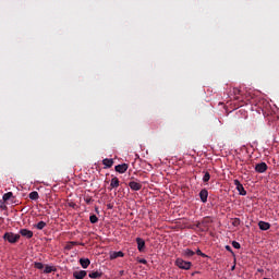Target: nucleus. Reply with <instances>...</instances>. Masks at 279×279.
Returning a JSON list of instances; mask_svg holds the SVG:
<instances>
[{"label": "nucleus", "instance_id": "f257e3e1", "mask_svg": "<svg viewBox=\"0 0 279 279\" xmlns=\"http://www.w3.org/2000/svg\"><path fill=\"white\" fill-rule=\"evenodd\" d=\"M2 239L4 241H8V243H19V241L21 240V234H15L13 232H5L2 236Z\"/></svg>", "mask_w": 279, "mask_h": 279}, {"label": "nucleus", "instance_id": "f03ea898", "mask_svg": "<svg viewBox=\"0 0 279 279\" xmlns=\"http://www.w3.org/2000/svg\"><path fill=\"white\" fill-rule=\"evenodd\" d=\"M175 265H177V267H179L180 269L189 270V269H191V267H192L193 264H192L191 262H185V260L182 259V258H177Z\"/></svg>", "mask_w": 279, "mask_h": 279}, {"label": "nucleus", "instance_id": "7ed1b4c3", "mask_svg": "<svg viewBox=\"0 0 279 279\" xmlns=\"http://www.w3.org/2000/svg\"><path fill=\"white\" fill-rule=\"evenodd\" d=\"M233 184H234L236 191L239 192V195H243V196L247 195V191H245V187H243V184H241V181L235 179L233 181Z\"/></svg>", "mask_w": 279, "mask_h": 279}, {"label": "nucleus", "instance_id": "20e7f679", "mask_svg": "<svg viewBox=\"0 0 279 279\" xmlns=\"http://www.w3.org/2000/svg\"><path fill=\"white\" fill-rule=\"evenodd\" d=\"M267 169H269V167L267 166L266 162H259V163L255 165L256 173H265V171H267Z\"/></svg>", "mask_w": 279, "mask_h": 279}, {"label": "nucleus", "instance_id": "39448f33", "mask_svg": "<svg viewBox=\"0 0 279 279\" xmlns=\"http://www.w3.org/2000/svg\"><path fill=\"white\" fill-rule=\"evenodd\" d=\"M20 234L21 236H24V239H32V236H34V232L28 229H21Z\"/></svg>", "mask_w": 279, "mask_h": 279}, {"label": "nucleus", "instance_id": "423d86ee", "mask_svg": "<svg viewBox=\"0 0 279 279\" xmlns=\"http://www.w3.org/2000/svg\"><path fill=\"white\" fill-rule=\"evenodd\" d=\"M129 186H130L131 191H141V189H143V184H141L136 181L129 182Z\"/></svg>", "mask_w": 279, "mask_h": 279}, {"label": "nucleus", "instance_id": "0eeeda50", "mask_svg": "<svg viewBox=\"0 0 279 279\" xmlns=\"http://www.w3.org/2000/svg\"><path fill=\"white\" fill-rule=\"evenodd\" d=\"M199 198H201V202H203V204H206L208 202V190L203 189L199 192Z\"/></svg>", "mask_w": 279, "mask_h": 279}, {"label": "nucleus", "instance_id": "6e6552de", "mask_svg": "<svg viewBox=\"0 0 279 279\" xmlns=\"http://www.w3.org/2000/svg\"><path fill=\"white\" fill-rule=\"evenodd\" d=\"M138 252H145V240L143 238H136Z\"/></svg>", "mask_w": 279, "mask_h": 279}, {"label": "nucleus", "instance_id": "1a4fd4ad", "mask_svg": "<svg viewBox=\"0 0 279 279\" xmlns=\"http://www.w3.org/2000/svg\"><path fill=\"white\" fill-rule=\"evenodd\" d=\"M128 169H129L128 163H122V165L116 166V171L118 173H125V171H128Z\"/></svg>", "mask_w": 279, "mask_h": 279}, {"label": "nucleus", "instance_id": "9d476101", "mask_svg": "<svg viewBox=\"0 0 279 279\" xmlns=\"http://www.w3.org/2000/svg\"><path fill=\"white\" fill-rule=\"evenodd\" d=\"M86 270H81V271H74L73 272V278L75 279H84L86 278Z\"/></svg>", "mask_w": 279, "mask_h": 279}, {"label": "nucleus", "instance_id": "9b49d317", "mask_svg": "<svg viewBox=\"0 0 279 279\" xmlns=\"http://www.w3.org/2000/svg\"><path fill=\"white\" fill-rule=\"evenodd\" d=\"M258 228L259 230H269V228H271V225L269 222H266V221H259L258 222Z\"/></svg>", "mask_w": 279, "mask_h": 279}, {"label": "nucleus", "instance_id": "f8f14e48", "mask_svg": "<svg viewBox=\"0 0 279 279\" xmlns=\"http://www.w3.org/2000/svg\"><path fill=\"white\" fill-rule=\"evenodd\" d=\"M80 265H81V267H83V269H88V267L90 265V259H88V258H81L80 259Z\"/></svg>", "mask_w": 279, "mask_h": 279}, {"label": "nucleus", "instance_id": "ddd939ff", "mask_svg": "<svg viewBox=\"0 0 279 279\" xmlns=\"http://www.w3.org/2000/svg\"><path fill=\"white\" fill-rule=\"evenodd\" d=\"M102 165L105 166V169H110L112 165H114V160L106 158L102 160Z\"/></svg>", "mask_w": 279, "mask_h": 279}, {"label": "nucleus", "instance_id": "4468645a", "mask_svg": "<svg viewBox=\"0 0 279 279\" xmlns=\"http://www.w3.org/2000/svg\"><path fill=\"white\" fill-rule=\"evenodd\" d=\"M112 189H119V178L117 177L111 179L110 191H112Z\"/></svg>", "mask_w": 279, "mask_h": 279}, {"label": "nucleus", "instance_id": "2eb2a0df", "mask_svg": "<svg viewBox=\"0 0 279 279\" xmlns=\"http://www.w3.org/2000/svg\"><path fill=\"white\" fill-rule=\"evenodd\" d=\"M101 276H104V272H101V271L89 272V278H93V279L101 278Z\"/></svg>", "mask_w": 279, "mask_h": 279}, {"label": "nucleus", "instance_id": "dca6fc26", "mask_svg": "<svg viewBox=\"0 0 279 279\" xmlns=\"http://www.w3.org/2000/svg\"><path fill=\"white\" fill-rule=\"evenodd\" d=\"M184 256H187V258H191V256H195V252L191 248H186L183 251Z\"/></svg>", "mask_w": 279, "mask_h": 279}, {"label": "nucleus", "instance_id": "f3484780", "mask_svg": "<svg viewBox=\"0 0 279 279\" xmlns=\"http://www.w3.org/2000/svg\"><path fill=\"white\" fill-rule=\"evenodd\" d=\"M12 197H14V193L8 192L3 195L2 199L3 202H8L9 199H12Z\"/></svg>", "mask_w": 279, "mask_h": 279}, {"label": "nucleus", "instance_id": "a211bd4d", "mask_svg": "<svg viewBox=\"0 0 279 279\" xmlns=\"http://www.w3.org/2000/svg\"><path fill=\"white\" fill-rule=\"evenodd\" d=\"M28 197H29V199L36 201L40 196L38 195V192L34 191V192L29 193Z\"/></svg>", "mask_w": 279, "mask_h": 279}, {"label": "nucleus", "instance_id": "6ab92c4d", "mask_svg": "<svg viewBox=\"0 0 279 279\" xmlns=\"http://www.w3.org/2000/svg\"><path fill=\"white\" fill-rule=\"evenodd\" d=\"M37 230H44L47 227V222L39 221L36 226Z\"/></svg>", "mask_w": 279, "mask_h": 279}, {"label": "nucleus", "instance_id": "aec40b11", "mask_svg": "<svg viewBox=\"0 0 279 279\" xmlns=\"http://www.w3.org/2000/svg\"><path fill=\"white\" fill-rule=\"evenodd\" d=\"M51 271H56V268H53V266L46 265L44 274H51Z\"/></svg>", "mask_w": 279, "mask_h": 279}, {"label": "nucleus", "instance_id": "412c9836", "mask_svg": "<svg viewBox=\"0 0 279 279\" xmlns=\"http://www.w3.org/2000/svg\"><path fill=\"white\" fill-rule=\"evenodd\" d=\"M232 93L234 95V99H236L239 101V95H241V89L235 87V88H233Z\"/></svg>", "mask_w": 279, "mask_h": 279}, {"label": "nucleus", "instance_id": "4be33fe9", "mask_svg": "<svg viewBox=\"0 0 279 279\" xmlns=\"http://www.w3.org/2000/svg\"><path fill=\"white\" fill-rule=\"evenodd\" d=\"M34 267L35 269H45V265L40 262H35Z\"/></svg>", "mask_w": 279, "mask_h": 279}, {"label": "nucleus", "instance_id": "5701e85b", "mask_svg": "<svg viewBox=\"0 0 279 279\" xmlns=\"http://www.w3.org/2000/svg\"><path fill=\"white\" fill-rule=\"evenodd\" d=\"M124 254L123 252L119 251L113 253L112 258H123Z\"/></svg>", "mask_w": 279, "mask_h": 279}, {"label": "nucleus", "instance_id": "b1692460", "mask_svg": "<svg viewBox=\"0 0 279 279\" xmlns=\"http://www.w3.org/2000/svg\"><path fill=\"white\" fill-rule=\"evenodd\" d=\"M89 221L90 223H97V221H99V218L96 215H92L89 217Z\"/></svg>", "mask_w": 279, "mask_h": 279}, {"label": "nucleus", "instance_id": "393cba45", "mask_svg": "<svg viewBox=\"0 0 279 279\" xmlns=\"http://www.w3.org/2000/svg\"><path fill=\"white\" fill-rule=\"evenodd\" d=\"M203 182H210V173L209 172H205V174L203 177Z\"/></svg>", "mask_w": 279, "mask_h": 279}, {"label": "nucleus", "instance_id": "a878e982", "mask_svg": "<svg viewBox=\"0 0 279 279\" xmlns=\"http://www.w3.org/2000/svg\"><path fill=\"white\" fill-rule=\"evenodd\" d=\"M232 226H234L235 228H238V226H241V219L234 218L232 221Z\"/></svg>", "mask_w": 279, "mask_h": 279}, {"label": "nucleus", "instance_id": "bb28decb", "mask_svg": "<svg viewBox=\"0 0 279 279\" xmlns=\"http://www.w3.org/2000/svg\"><path fill=\"white\" fill-rule=\"evenodd\" d=\"M196 254H197V256H202V258H208V255L203 253L202 250H199V248L196 251Z\"/></svg>", "mask_w": 279, "mask_h": 279}, {"label": "nucleus", "instance_id": "cd10ccee", "mask_svg": "<svg viewBox=\"0 0 279 279\" xmlns=\"http://www.w3.org/2000/svg\"><path fill=\"white\" fill-rule=\"evenodd\" d=\"M232 247H234V250H241V244L236 241L232 242Z\"/></svg>", "mask_w": 279, "mask_h": 279}, {"label": "nucleus", "instance_id": "c85d7f7f", "mask_svg": "<svg viewBox=\"0 0 279 279\" xmlns=\"http://www.w3.org/2000/svg\"><path fill=\"white\" fill-rule=\"evenodd\" d=\"M138 263H141V265H147V259L141 258L138 259Z\"/></svg>", "mask_w": 279, "mask_h": 279}, {"label": "nucleus", "instance_id": "c756f323", "mask_svg": "<svg viewBox=\"0 0 279 279\" xmlns=\"http://www.w3.org/2000/svg\"><path fill=\"white\" fill-rule=\"evenodd\" d=\"M226 250H227V252H231V254H232V247L230 245H226Z\"/></svg>", "mask_w": 279, "mask_h": 279}, {"label": "nucleus", "instance_id": "7c9ffc66", "mask_svg": "<svg viewBox=\"0 0 279 279\" xmlns=\"http://www.w3.org/2000/svg\"><path fill=\"white\" fill-rule=\"evenodd\" d=\"M86 204H90L93 202V198H85Z\"/></svg>", "mask_w": 279, "mask_h": 279}, {"label": "nucleus", "instance_id": "2f4dec72", "mask_svg": "<svg viewBox=\"0 0 279 279\" xmlns=\"http://www.w3.org/2000/svg\"><path fill=\"white\" fill-rule=\"evenodd\" d=\"M0 208H1L2 210H5V208H8V206L1 205Z\"/></svg>", "mask_w": 279, "mask_h": 279}, {"label": "nucleus", "instance_id": "473e14b6", "mask_svg": "<svg viewBox=\"0 0 279 279\" xmlns=\"http://www.w3.org/2000/svg\"><path fill=\"white\" fill-rule=\"evenodd\" d=\"M77 244V242H72V245H76Z\"/></svg>", "mask_w": 279, "mask_h": 279}, {"label": "nucleus", "instance_id": "72a5a7b5", "mask_svg": "<svg viewBox=\"0 0 279 279\" xmlns=\"http://www.w3.org/2000/svg\"><path fill=\"white\" fill-rule=\"evenodd\" d=\"M234 268H235V266H232V268H231V269H232V271H234Z\"/></svg>", "mask_w": 279, "mask_h": 279}]
</instances>
